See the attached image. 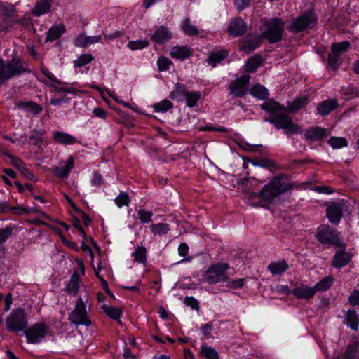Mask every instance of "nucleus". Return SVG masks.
I'll list each match as a JSON object with an SVG mask.
<instances>
[{
    "mask_svg": "<svg viewBox=\"0 0 359 359\" xmlns=\"http://www.w3.org/2000/svg\"><path fill=\"white\" fill-rule=\"evenodd\" d=\"M15 107L20 109L29 111L34 115H38L42 111V107L32 101H20L15 103Z\"/></svg>",
    "mask_w": 359,
    "mask_h": 359,
    "instance_id": "bb28decb",
    "label": "nucleus"
},
{
    "mask_svg": "<svg viewBox=\"0 0 359 359\" xmlns=\"http://www.w3.org/2000/svg\"><path fill=\"white\" fill-rule=\"evenodd\" d=\"M115 203L119 208L128 206L130 203V199L126 192H121L116 198Z\"/></svg>",
    "mask_w": 359,
    "mask_h": 359,
    "instance_id": "864d4df0",
    "label": "nucleus"
},
{
    "mask_svg": "<svg viewBox=\"0 0 359 359\" xmlns=\"http://www.w3.org/2000/svg\"><path fill=\"white\" fill-rule=\"evenodd\" d=\"M271 292L280 295L281 296L280 298H283L288 296L290 293H292V291H291L287 285H279L274 288H271Z\"/></svg>",
    "mask_w": 359,
    "mask_h": 359,
    "instance_id": "5fc2aeb1",
    "label": "nucleus"
},
{
    "mask_svg": "<svg viewBox=\"0 0 359 359\" xmlns=\"http://www.w3.org/2000/svg\"><path fill=\"white\" fill-rule=\"evenodd\" d=\"M66 32V27L62 23L51 26L46 33L45 42H52L60 39Z\"/></svg>",
    "mask_w": 359,
    "mask_h": 359,
    "instance_id": "a211bd4d",
    "label": "nucleus"
},
{
    "mask_svg": "<svg viewBox=\"0 0 359 359\" xmlns=\"http://www.w3.org/2000/svg\"><path fill=\"white\" fill-rule=\"evenodd\" d=\"M68 320L76 326L89 327L92 324L88 315L86 304L81 297L76 299L74 309L69 314Z\"/></svg>",
    "mask_w": 359,
    "mask_h": 359,
    "instance_id": "20e7f679",
    "label": "nucleus"
},
{
    "mask_svg": "<svg viewBox=\"0 0 359 359\" xmlns=\"http://www.w3.org/2000/svg\"><path fill=\"white\" fill-rule=\"evenodd\" d=\"M344 323L353 330H358L359 315L355 310L349 309L345 313Z\"/></svg>",
    "mask_w": 359,
    "mask_h": 359,
    "instance_id": "4be33fe9",
    "label": "nucleus"
},
{
    "mask_svg": "<svg viewBox=\"0 0 359 359\" xmlns=\"http://www.w3.org/2000/svg\"><path fill=\"white\" fill-rule=\"evenodd\" d=\"M149 42L147 40H137L130 41L128 43L127 46L131 50H142L144 48L149 46Z\"/></svg>",
    "mask_w": 359,
    "mask_h": 359,
    "instance_id": "3c124183",
    "label": "nucleus"
},
{
    "mask_svg": "<svg viewBox=\"0 0 359 359\" xmlns=\"http://www.w3.org/2000/svg\"><path fill=\"white\" fill-rule=\"evenodd\" d=\"M29 72L23 67L22 62L20 60L12 59L7 63L3 60H0V85L5 83L12 77L22 74Z\"/></svg>",
    "mask_w": 359,
    "mask_h": 359,
    "instance_id": "f257e3e1",
    "label": "nucleus"
},
{
    "mask_svg": "<svg viewBox=\"0 0 359 359\" xmlns=\"http://www.w3.org/2000/svg\"><path fill=\"white\" fill-rule=\"evenodd\" d=\"M245 283L244 278H239L236 280H233L232 281H229L228 283V286L231 288L236 289L241 288L243 287Z\"/></svg>",
    "mask_w": 359,
    "mask_h": 359,
    "instance_id": "774afa93",
    "label": "nucleus"
},
{
    "mask_svg": "<svg viewBox=\"0 0 359 359\" xmlns=\"http://www.w3.org/2000/svg\"><path fill=\"white\" fill-rule=\"evenodd\" d=\"M53 138L56 142L65 145L80 143L76 137L65 132L55 131L53 133Z\"/></svg>",
    "mask_w": 359,
    "mask_h": 359,
    "instance_id": "393cba45",
    "label": "nucleus"
},
{
    "mask_svg": "<svg viewBox=\"0 0 359 359\" xmlns=\"http://www.w3.org/2000/svg\"><path fill=\"white\" fill-rule=\"evenodd\" d=\"M201 331L202 332L203 334L207 338L210 339L212 338V332L213 330V325L212 323H208L205 325H203L201 328Z\"/></svg>",
    "mask_w": 359,
    "mask_h": 359,
    "instance_id": "e2e57ef3",
    "label": "nucleus"
},
{
    "mask_svg": "<svg viewBox=\"0 0 359 359\" xmlns=\"http://www.w3.org/2000/svg\"><path fill=\"white\" fill-rule=\"evenodd\" d=\"M49 87L51 88H53L54 90L57 93H68L75 94L76 92V90H75L72 88H69V87L59 88L54 84L49 85Z\"/></svg>",
    "mask_w": 359,
    "mask_h": 359,
    "instance_id": "69168bd1",
    "label": "nucleus"
},
{
    "mask_svg": "<svg viewBox=\"0 0 359 359\" xmlns=\"http://www.w3.org/2000/svg\"><path fill=\"white\" fill-rule=\"evenodd\" d=\"M338 107V102L335 99H330L319 103L317 107L318 112L321 116H326L335 110Z\"/></svg>",
    "mask_w": 359,
    "mask_h": 359,
    "instance_id": "5701e85b",
    "label": "nucleus"
},
{
    "mask_svg": "<svg viewBox=\"0 0 359 359\" xmlns=\"http://www.w3.org/2000/svg\"><path fill=\"white\" fill-rule=\"evenodd\" d=\"M336 359H359V341H355L349 344L345 351L339 353Z\"/></svg>",
    "mask_w": 359,
    "mask_h": 359,
    "instance_id": "6ab92c4d",
    "label": "nucleus"
},
{
    "mask_svg": "<svg viewBox=\"0 0 359 359\" xmlns=\"http://www.w3.org/2000/svg\"><path fill=\"white\" fill-rule=\"evenodd\" d=\"M52 0H41L36 4L32 11L34 16H41L48 13L50 10Z\"/></svg>",
    "mask_w": 359,
    "mask_h": 359,
    "instance_id": "cd10ccee",
    "label": "nucleus"
},
{
    "mask_svg": "<svg viewBox=\"0 0 359 359\" xmlns=\"http://www.w3.org/2000/svg\"><path fill=\"white\" fill-rule=\"evenodd\" d=\"M1 154L6 156L10 160L11 163L18 170L25 164L20 158L12 155L7 151H2Z\"/></svg>",
    "mask_w": 359,
    "mask_h": 359,
    "instance_id": "603ef678",
    "label": "nucleus"
},
{
    "mask_svg": "<svg viewBox=\"0 0 359 359\" xmlns=\"http://www.w3.org/2000/svg\"><path fill=\"white\" fill-rule=\"evenodd\" d=\"M289 268V265L285 260L271 262V273L273 276H278L285 273Z\"/></svg>",
    "mask_w": 359,
    "mask_h": 359,
    "instance_id": "473e14b6",
    "label": "nucleus"
},
{
    "mask_svg": "<svg viewBox=\"0 0 359 359\" xmlns=\"http://www.w3.org/2000/svg\"><path fill=\"white\" fill-rule=\"evenodd\" d=\"M74 44L76 47L80 48H86L88 47V41H87V36H86L84 34H79L77 36L74 41Z\"/></svg>",
    "mask_w": 359,
    "mask_h": 359,
    "instance_id": "052dcab7",
    "label": "nucleus"
},
{
    "mask_svg": "<svg viewBox=\"0 0 359 359\" xmlns=\"http://www.w3.org/2000/svg\"><path fill=\"white\" fill-rule=\"evenodd\" d=\"M262 63V58L259 55H254L250 57L246 62L244 68L248 73L255 72Z\"/></svg>",
    "mask_w": 359,
    "mask_h": 359,
    "instance_id": "f704fd0d",
    "label": "nucleus"
},
{
    "mask_svg": "<svg viewBox=\"0 0 359 359\" xmlns=\"http://www.w3.org/2000/svg\"><path fill=\"white\" fill-rule=\"evenodd\" d=\"M271 123H273L277 129H283L284 133L287 135L300 134L303 131L300 126L293 123L289 116L283 113L275 116L271 115Z\"/></svg>",
    "mask_w": 359,
    "mask_h": 359,
    "instance_id": "39448f33",
    "label": "nucleus"
},
{
    "mask_svg": "<svg viewBox=\"0 0 359 359\" xmlns=\"http://www.w3.org/2000/svg\"><path fill=\"white\" fill-rule=\"evenodd\" d=\"M102 309L111 319L119 320L121 317V311L118 308L114 306H108L104 304L102 306Z\"/></svg>",
    "mask_w": 359,
    "mask_h": 359,
    "instance_id": "a18cd8bd",
    "label": "nucleus"
},
{
    "mask_svg": "<svg viewBox=\"0 0 359 359\" xmlns=\"http://www.w3.org/2000/svg\"><path fill=\"white\" fill-rule=\"evenodd\" d=\"M250 198L252 205L256 207L269 208V184H265L259 192L252 193Z\"/></svg>",
    "mask_w": 359,
    "mask_h": 359,
    "instance_id": "f8f14e48",
    "label": "nucleus"
},
{
    "mask_svg": "<svg viewBox=\"0 0 359 359\" xmlns=\"http://www.w3.org/2000/svg\"><path fill=\"white\" fill-rule=\"evenodd\" d=\"M350 46V42L348 41H344L341 43H332L331 50H333V52H335L337 54L341 55L342 53L347 51Z\"/></svg>",
    "mask_w": 359,
    "mask_h": 359,
    "instance_id": "de8ad7c7",
    "label": "nucleus"
},
{
    "mask_svg": "<svg viewBox=\"0 0 359 359\" xmlns=\"http://www.w3.org/2000/svg\"><path fill=\"white\" fill-rule=\"evenodd\" d=\"M316 18L311 12H306L294 19L287 27L292 33H299L316 24Z\"/></svg>",
    "mask_w": 359,
    "mask_h": 359,
    "instance_id": "6e6552de",
    "label": "nucleus"
},
{
    "mask_svg": "<svg viewBox=\"0 0 359 359\" xmlns=\"http://www.w3.org/2000/svg\"><path fill=\"white\" fill-rule=\"evenodd\" d=\"M250 93L255 97L265 100L269 95L268 90L264 86L257 83L250 89Z\"/></svg>",
    "mask_w": 359,
    "mask_h": 359,
    "instance_id": "72a5a7b5",
    "label": "nucleus"
},
{
    "mask_svg": "<svg viewBox=\"0 0 359 359\" xmlns=\"http://www.w3.org/2000/svg\"><path fill=\"white\" fill-rule=\"evenodd\" d=\"M183 32L189 36H197L198 31L196 27L191 24L190 20L186 18L182 24Z\"/></svg>",
    "mask_w": 359,
    "mask_h": 359,
    "instance_id": "09e8293b",
    "label": "nucleus"
},
{
    "mask_svg": "<svg viewBox=\"0 0 359 359\" xmlns=\"http://www.w3.org/2000/svg\"><path fill=\"white\" fill-rule=\"evenodd\" d=\"M327 143L333 149H341L348 145V141L345 137H331Z\"/></svg>",
    "mask_w": 359,
    "mask_h": 359,
    "instance_id": "c03bdc74",
    "label": "nucleus"
},
{
    "mask_svg": "<svg viewBox=\"0 0 359 359\" xmlns=\"http://www.w3.org/2000/svg\"><path fill=\"white\" fill-rule=\"evenodd\" d=\"M333 281L332 276H328L325 277L313 287L315 293L327 290L332 285Z\"/></svg>",
    "mask_w": 359,
    "mask_h": 359,
    "instance_id": "c9c22d12",
    "label": "nucleus"
},
{
    "mask_svg": "<svg viewBox=\"0 0 359 359\" xmlns=\"http://www.w3.org/2000/svg\"><path fill=\"white\" fill-rule=\"evenodd\" d=\"M304 135L308 140L316 142L326 137L327 131L325 128L316 126L306 130Z\"/></svg>",
    "mask_w": 359,
    "mask_h": 359,
    "instance_id": "b1692460",
    "label": "nucleus"
},
{
    "mask_svg": "<svg viewBox=\"0 0 359 359\" xmlns=\"http://www.w3.org/2000/svg\"><path fill=\"white\" fill-rule=\"evenodd\" d=\"M284 27L285 23L281 19H271V43L282 39Z\"/></svg>",
    "mask_w": 359,
    "mask_h": 359,
    "instance_id": "2eb2a0df",
    "label": "nucleus"
},
{
    "mask_svg": "<svg viewBox=\"0 0 359 359\" xmlns=\"http://www.w3.org/2000/svg\"><path fill=\"white\" fill-rule=\"evenodd\" d=\"M172 64V61L165 56L159 57L157 60L158 69L160 72H164L168 70L169 69L170 65Z\"/></svg>",
    "mask_w": 359,
    "mask_h": 359,
    "instance_id": "6e6d98bb",
    "label": "nucleus"
},
{
    "mask_svg": "<svg viewBox=\"0 0 359 359\" xmlns=\"http://www.w3.org/2000/svg\"><path fill=\"white\" fill-rule=\"evenodd\" d=\"M132 256L136 262L141 264H146L147 262V250L143 246H137Z\"/></svg>",
    "mask_w": 359,
    "mask_h": 359,
    "instance_id": "4c0bfd02",
    "label": "nucleus"
},
{
    "mask_svg": "<svg viewBox=\"0 0 359 359\" xmlns=\"http://www.w3.org/2000/svg\"><path fill=\"white\" fill-rule=\"evenodd\" d=\"M184 303L192 309H195L196 311L199 310L198 301L193 297H186L184 298Z\"/></svg>",
    "mask_w": 359,
    "mask_h": 359,
    "instance_id": "680f3d73",
    "label": "nucleus"
},
{
    "mask_svg": "<svg viewBox=\"0 0 359 359\" xmlns=\"http://www.w3.org/2000/svg\"><path fill=\"white\" fill-rule=\"evenodd\" d=\"M192 55V50L187 46H175L171 48L170 55L171 57L184 60Z\"/></svg>",
    "mask_w": 359,
    "mask_h": 359,
    "instance_id": "aec40b11",
    "label": "nucleus"
},
{
    "mask_svg": "<svg viewBox=\"0 0 359 359\" xmlns=\"http://www.w3.org/2000/svg\"><path fill=\"white\" fill-rule=\"evenodd\" d=\"M13 228L6 226L0 229V245L4 243L12 235Z\"/></svg>",
    "mask_w": 359,
    "mask_h": 359,
    "instance_id": "bf43d9fd",
    "label": "nucleus"
},
{
    "mask_svg": "<svg viewBox=\"0 0 359 359\" xmlns=\"http://www.w3.org/2000/svg\"><path fill=\"white\" fill-rule=\"evenodd\" d=\"M261 44L260 38L256 35L248 34L241 47V49L246 53L254 50Z\"/></svg>",
    "mask_w": 359,
    "mask_h": 359,
    "instance_id": "a878e982",
    "label": "nucleus"
},
{
    "mask_svg": "<svg viewBox=\"0 0 359 359\" xmlns=\"http://www.w3.org/2000/svg\"><path fill=\"white\" fill-rule=\"evenodd\" d=\"M187 91L184 84L177 83L175 86V89L170 93L169 97L173 100L182 101Z\"/></svg>",
    "mask_w": 359,
    "mask_h": 359,
    "instance_id": "7c9ffc66",
    "label": "nucleus"
},
{
    "mask_svg": "<svg viewBox=\"0 0 359 359\" xmlns=\"http://www.w3.org/2000/svg\"><path fill=\"white\" fill-rule=\"evenodd\" d=\"M153 108L155 112L165 113L173 108V104L169 100L165 99L154 104Z\"/></svg>",
    "mask_w": 359,
    "mask_h": 359,
    "instance_id": "58836bf2",
    "label": "nucleus"
},
{
    "mask_svg": "<svg viewBox=\"0 0 359 359\" xmlns=\"http://www.w3.org/2000/svg\"><path fill=\"white\" fill-rule=\"evenodd\" d=\"M308 104V98L306 96L297 97L294 101L288 104L287 108L290 112L296 111Z\"/></svg>",
    "mask_w": 359,
    "mask_h": 359,
    "instance_id": "e433bc0d",
    "label": "nucleus"
},
{
    "mask_svg": "<svg viewBox=\"0 0 359 359\" xmlns=\"http://www.w3.org/2000/svg\"><path fill=\"white\" fill-rule=\"evenodd\" d=\"M48 333V327L44 323H39L32 325L25 332L27 341L30 344L39 343Z\"/></svg>",
    "mask_w": 359,
    "mask_h": 359,
    "instance_id": "9d476101",
    "label": "nucleus"
},
{
    "mask_svg": "<svg viewBox=\"0 0 359 359\" xmlns=\"http://www.w3.org/2000/svg\"><path fill=\"white\" fill-rule=\"evenodd\" d=\"M41 71L44 76H46L50 81L57 84H65V83L58 80L48 69V68L43 67L41 68Z\"/></svg>",
    "mask_w": 359,
    "mask_h": 359,
    "instance_id": "0e129e2a",
    "label": "nucleus"
},
{
    "mask_svg": "<svg viewBox=\"0 0 359 359\" xmlns=\"http://www.w3.org/2000/svg\"><path fill=\"white\" fill-rule=\"evenodd\" d=\"M74 165V159L71 156L67 159V163L64 167H57L54 169V174L60 178H65L69 175Z\"/></svg>",
    "mask_w": 359,
    "mask_h": 359,
    "instance_id": "c756f323",
    "label": "nucleus"
},
{
    "mask_svg": "<svg viewBox=\"0 0 359 359\" xmlns=\"http://www.w3.org/2000/svg\"><path fill=\"white\" fill-rule=\"evenodd\" d=\"M200 97V92L188 90L184 98L185 99L187 105L189 107H193L197 104Z\"/></svg>",
    "mask_w": 359,
    "mask_h": 359,
    "instance_id": "ea45409f",
    "label": "nucleus"
},
{
    "mask_svg": "<svg viewBox=\"0 0 359 359\" xmlns=\"http://www.w3.org/2000/svg\"><path fill=\"white\" fill-rule=\"evenodd\" d=\"M91 183L93 186L100 187L104 184V179L101 174L95 172L91 180Z\"/></svg>",
    "mask_w": 359,
    "mask_h": 359,
    "instance_id": "338daca9",
    "label": "nucleus"
},
{
    "mask_svg": "<svg viewBox=\"0 0 359 359\" xmlns=\"http://www.w3.org/2000/svg\"><path fill=\"white\" fill-rule=\"evenodd\" d=\"M342 205L340 203H334L328 206L326 215L329 221L334 224H339L342 217Z\"/></svg>",
    "mask_w": 359,
    "mask_h": 359,
    "instance_id": "f3484780",
    "label": "nucleus"
},
{
    "mask_svg": "<svg viewBox=\"0 0 359 359\" xmlns=\"http://www.w3.org/2000/svg\"><path fill=\"white\" fill-rule=\"evenodd\" d=\"M200 353L206 359H219L217 351L210 346L203 345Z\"/></svg>",
    "mask_w": 359,
    "mask_h": 359,
    "instance_id": "37998d69",
    "label": "nucleus"
},
{
    "mask_svg": "<svg viewBox=\"0 0 359 359\" xmlns=\"http://www.w3.org/2000/svg\"><path fill=\"white\" fill-rule=\"evenodd\" d=\"M339 232L328 225H321L317 229L316 239L323 245H332L334 247H344V243L339 238Z\"/></svg>",
    "mask_w": 359,
    "mask_h": 359,
    "instance_id": "f03ea898",
    "label": "nucleus"
},
{
    "mask_svg": "<svg viewBox=\"0 0 359 359\" xmlns=\"http://www.w3.org/2000/svg\"><path fill=\"white\" fill-rule=\"evenodd\" d=\"M38 210L34 208H27L24 207L23 205H17L12 206V209L11 213L15 215H29L32 213L37 212Z\"/></svg>",
    "mask_w": 359,
    "mask_h": 359,
    "instance_id": "79ce46f5",
    "label": "nucleus"
},
{
    "mask_svg": "<svg viewBox=\"0 0 359 359\" xmlns=\"http://www.w3.org/2000/svg\"><path fill=\"white\" fill-rule=\"evenodd\" d=\"M150 229L154 235L161 236L166 234L169 231V225L165 223L152 224Z\"/></svg>",
    "mask_w": 359,
    "mask_h": 359,
    "instance_id": "a19ab883",
    "label": "nucleus"
},
{
    "mask_svg": "<svg viewBox=\"0 0 359 359\" xmlns=\"http://www.w3.org/2000/svg\"><path fill=\"white\" fill-rule=\"evenodd\" d=\"M328 65L334 70H337L341 64V55L337 54L335 52H332L328 55Z\"/></svg>",
    "mask_w": 359,
    "mask_h": 359,
    "instance_id": "49530a36",
    "label": "nucleus"
},
{
    "mask_svg": "<svg viewBox=\"0 0 359 359\" xmlns=\"http://www.w3.org/2000/svg\"><path fill=\"white\" fill-rule=\"evenodd\" d=\"M7 329L10 332H20L27 328L28 323L24 309H13L6 320Z\"/></svg>",
    "mask_w": 359,
    "mask_h": 359,
    "instance_id": "423d86ee",
    "label": "nucleus"
},
{
    "mask_svg": "<svg viewBox=\"0 0 359 359\" xmlns=\"http://www.w3.org/2000/svg\"><path fill=\"white\" fill-rule=\"evenodd\" d=\"M338 250L333 255L332 260V265L335 269H341L351 261L353 255L346 250V245L344 243V247H335Z\"/></svg>",
    "mask_w": 359,
    "mask_h": 359,
    "instance_id": "9b49d317",
    "label": "nucleus"
},
{
    "mask_svg": "<svg viewBox=\"0 0 359 359\" xmlns=\"http://www.w3.org/2000/svg\"><path fill=\"white\" fill-rule=\"evenodd\" d=\"M93 57L90 54H83L80 55L76 60L74 61L75 67H83L90 63L93 60Z\"/></svg>",
    "mask_w": 359,
    "mask_h": 359,
    "instance_id": "4d7b16f0",
    "label": "nucleus"
},
{
    "mask_svg": "<svg viewBox=\"0 0 359 359\" xmlns=\"http://www.w3.org/2000/svg\"><path fill=\"white\" fill-rule=\"evenodd\" d=\"M301 184H294L290 182L288 176L278 175L271 180V203L273 196H278L294 188H300Z\"/></svg>",
    "mask_w": 359,
    "mask_h": 359,
    "instance_id": "0eeeda50",
    "label": "nucleus"
},
{
    "mask_svg": "<svg viewBox=\"0 0 359 359\" xmlns=\"http://www.w3.org/2000/svg\"><path fill=\"white\" fill-rule=\"evenodd\" d=\"M172 32L165 26H159L153 33L151 39L156 44L162 45L169 42L172 38Z\"/></svg>",
    "mask_w": 359,
    "mask_h": 359,
    "instance_id": "4468645a",
    "label": "nucleus"
},
{
    "mask_svg": "<svg viewBox=\"0 0 359 359\" xmlns=\"http://www.w3.org/2000/svg\"><path fill=\"white\" fill-rule=\"evenodd\" d=\"M137 217L140 221L143 224H148L151 221L153 212L143 208H140L137 210Z\"/></svg>",
    "mask_w": 359,
    "mask_h": 359,
    "instance_id": "8fccbe9b",
    "label": "nucleus"
},
{
    "mask_svg": "<svg viewBox=\"0 0 359 359\" xmlns=\"http://www.w3.org/2000/svg\"><path fill=\"white\" fill-rule=\"evenodd\" d=\"M247 30V25L241 17H236L231 20L228 25L227 32L232 37L243 35Z\"/></svg>",
    "mask_w": 359,
    "mask_h": 359,
    "instance_id": "ddd939ff",
    "label": "nucleus"
},
{
    "mask_svg": "<svg viewBox=\"0 0 359 359\" xmlns=\"http://www.w3.org/2000/svg\"><path fill=\"white\" fill-rule=\"evenodd\" d=\"M250 76L244 74L232 81L229 86V93L235 97H243L247 93Z\"/></svg>",
    "mask_w": 359,
    "mask_h": 359,
    "instance_id": "1a4fd4ad",
    "label": "nucleus"
},
{
    "mask_svg": "<svg viewBox=\"0 0 359 359\" xmlns=\"http://www.w3.org/2000/svg\"><path fill=\"white\" fill-rule=\"evenodd\" d=\"M229 55V50L226 49H214L210 53L207 58V62L212 67H216L218 64L222 63L226 60Z\"/></svg>",
    "mask_w": 359,
    "mask_h": 359,
    "instance_id": "dca6fc26",
    "label": "nucleus"
},
{
    "mask_svg": "<svg viewBox=\"0 0 359 359\" xmlns=\"http://www.w3.org/2000/svg\"><path fill=\"white\" fill-rule=\"evenodd\" d=\"M79 275L74 272L65 287V291L72 296H76L79 290Z\"/></svg>",
    "mask_w": 359,
    "mask_h": 359,
    "instance_id": "c85d7f7f",
    "label": "nucleus"
},
{
    "mask_svg": "<svg viewBox=\"0 0 359 359\" xmlns=\"http://www.w3.org/2000/svg\"><path fill=\"white\" fill-rule=\"evenodd\" d=\"M46 131L44 129H34L30 132L29 142L33 145H38L45 141Z\"/></svg>",
    "mask_w": 359,
    "mask_h": 359,
    "instance_id": "2f4dec72",
    "label": "nucleus"
},
{
    "mask_svg": "<svg viewBox=\"0 0 359 359\" xmlns=\"http://www.w3.org/2000/svg\"><path fill=\"white\" fill-rule=\"evenodd\" d=\"M229 269L228 263L217 262L211 265L203 275L204 281L210 285L219 282H226L228 277L226 271Z\"/></svg>",
    "mask_w": 359,
    "mask_h": 359,
    "instance_id": "7ed1b4c3",
    "label": "nucleus"
},
{
    "mask_svg": "<svg viewBox=\"0 0 359 359\" xmlns=\"http://www.w3.org/2000/svg\"><path fill=\"white\" fill-rule=\"evenodd\" d=\"M292 294L298 299L307 300L313 298L316 293L313 287L301 285L292 290Z\"/></svg>",
    "mask_w": 359,
    "mask_h": 359,
    "instance_id": "412c9836",
    "label": "nucleus"
},
{
    "mask_svg": "<svg viewBox=\"0 0 359 359\" xmlns=\"http://www.w3.org/2000/svg\"><path fill=\"white\" fill-rule=\"evenodd\" d=\"M348 302L352 306H359V290L354 289L348 295Z\"/></svg>",
    "mask_w": 359,
    "mask_h": 359,
    "instance_id": "13d9d810",
    "label": "nucleus"
}]
</instances>
